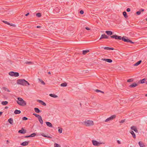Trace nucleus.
Instances as JSON below:
<instances>
[{"mask_svg":"<svg viewBox=\"0 0 147 147\" xmlns=\"http://www.w3.org/2000/svg\"><path fill=\"white\" fill-rule=\"evenodd\" d=\"M17 83L18 84L24 86L30 85L29 83L24 79H18L17 80Z\"/></svg>","mask_w":147,"mask_h":147,"instance_id":"nucleus-1","label":"nucleus"},{"mask_svg":"<svg viewBox=\"0 0 147 147\" xmlns=\"http://www.w3.org/2000/svg\"><path fill=\"white\" fill-rule=\"evenodd\" d=\"M18 100L17 101V103L20 105L24 106L26 105V102L22 99L20 98H18Z\"/></svg>","mask_w":147,"mask_h":147,"instance_id":"nucleus-2","label":"nucleus"},{"mask_svg":"<svg viewBox=\"0 0 147 147\" xmlns=\"http://www.w3.org/2000/svg\"><path fill=\"white\" fill-rule=\"evenodd\" d=\"M92 142L93 144L96 146H98L101 144H105V142H98L95 140H92Z\"/></svg>","mask_w":147,"mask_h":147,"instance_id":"nucleus-3","label":"nucleus"},{"mask_svg":"<svg viewBox=\"0 0 147 147\" xmlns=\"http://www.w3.org/2000/svg\"><path fill=\"white\" fill-rule=\"evenodd\" d=\"M9 75L12 76L18 77L19 76V74L18 72L11 71L9 73Z\"/></svg>","mask_w":147,"mask_h":147,"instance_id":"nucleus-4","label":"nucleus"},{"mask_svg":"<svg viewBox=\"0 0 147 147\" xmlns=\"http://www.w3.org/2000/svg\"><path fill=\"white\" fill-rule=\"evenodd\" d=\"M85 124L87 126H89L93 125L94 123L92 121L88 120L84 122Z\"/></svg>","mask_w":147,"mask_h":147,"instance_id":"nucleus-5","label":"nucleus"},{"mask_svg":"<svg viewBox=\"0 0 147 147\" xmlns=\"http://www.w3.org/2000/svg\"><path fill=\"white\" fill-rule=\"evenodd\" d=\"M111 38H114L115 39L121 40V36L115 34L112 36H111Z\"/></svg>","mask_w":147,"mask_h":147,"instance_id":"nucleus-6","label":"nucleus"},{"mask_svg":"<svg viewBox=\"0 0 147 147\" xmlns=\"http://www.w3.org/2000/svg\"><path fill=\"white\" fill-rule=\"evenodd\" d=\"M109 38L108 36H107V35H106L105 34H102L99 39V40H100L101 39H103V38H105V39H108Z\"/></svg>","mask_w":147,"mask_h":147,"instance_id":"nucleus-7","label":"nucleus"},{"mask_svg":"<svg viewBox=\"0 0 147 147\" xmlns=\"http://www.w3.org/2000/svg\"><path fill=\"white\" fill-rule=\"evenodd\" d=\"M131 128L132 130L134 131L136 133H138V131L135 126H133L131 127Z\"/></svg>","mask_w":147,"mask_h":147,"instance_id":"nucleus-8","label":"nucleus"},{"mask_svg":"<svg viewBox=\"0 0 147 147\" xmlns=\"http://www.w3.org/2000/svg\"><path fill=\"white\" fill-rule=\"evenodd\" d=\"M102 60L109 63H111L113 61L112 59H102Z\"/></svg>","mask_w":147,"mask_h":147,"instance_id":"nucleus-9","label":"nucleus"},{"mask_svg":"<svg viewBox=\"0 0 147 147\" xmlns=\"http://www.w3.org/2000/svg\"><path fill=\"white\" fill-rule=\"evenodd\" d=\"M128 39L127 38V37L125 36H123V37H121V40L125 42H127Z\"/></svg>","mask_w":147,"mask_h":147,"instance_id":"nucleus-10","label":"nucleus"},{"mask_svg":"<svg viewBox=\"0 0 147 147\" xmlns=\"http://www.w3.org/2000/svg\"><path fill=\"white\" fill-rule=\"evenodd\" d=\"M29 142L25 141L21 144L20 145L22 146H26L28 145L29 144Z\"/></svg>","mask_w":147,"mask_h":147,"instance_id":"nucleus-11","label":"nucleus"},{"mask_svg":"<svg viewBox=\"0 0 147 147\" xmlns=\"http://www.w3.org/2000/svg\"><path fill=\"white\" fill-rule=\"evenodd\" d=\"M36 135V134L35 133L32 134L31 135L29 136H26L24 137L25 138H28L29 137H34Z\"/></svg>","mask_w":147,"mask_h":147,"instance_id":"nucleus-12","label":"nucleus"},{"mask_svg":"<svg viewBox=\"0 0 147 147\" xmlns=\"http://www.w3.org/2000/svg\"><path fill=\"white\" fill-rule=\"evenodd\" d=\"M138 144L140 147H146L145 145H144V143L140 141L138 142Z\"/></svg>","mask_w":147,"mask_h":147,"instance_id":"nucleus-13","label":"nucleus"},{"mask_svg":"<svg viewBox=\"0 0 147 147\" xmlns=\"http://www.w3.org/2000/svg\"><path fill=\"white\" fill-rule=\"evenodd\" d=\"M26 132V131L24 130L23 128H22L21 130H19L18 131V133L21 134H24Z\"/></svg>","mask_w":147,"mask_h":147,"instance_id":"nucleus-14","label":"nucleus"},{"mask_svg":"<svg viewBox=\"0 0 147 147\" xmlns=\"http://www.w3.org/2000/svg\"><path fill=\"white\" fill-rule=\"evenodd\" d=\"M138 85V84H136L135 83H133V84H131L129 85V87L130 88H132L135 87L136 86H137Z\"/></svg>","mask_w":147,"mask_h":147,"instance_id":"nucleus-15","label":"nucleus"},{"mask_svg":"<svg viewBox=\"0 0 147 147\" xmlns=\"http://www.w3.org/2000/svg\"><path fill=\"white\" fill-rule=\"evenodd\" d=\"M105 32L108 35L111 36L113 34V32L111 31H107Z\"/></svg>","mask_w":147,"mask_h":147,"instance_id":"nucleus-16","label":"nucleus"},{"mask_svg":"<svg viewBox=\"0 0 147 147\" xmlns=\"http://www.w3.org/2000/svg\"><path fill=\"white\" fill-rule=\"evenodd\" d=\"M38 119L41 124H42L43 123V120L41 116L38 118Z\"/></svg>","mask_w":147,"mask_h":147,"instance_id":"nucleus-17","label":"nucleus"},{"mask_svg":"<svg viewBox=\"0 0 147 147\" xmlns=\"http://www.w3.org/2000/svg\"><path fill=\"white\" fill-rule=\"evenodd\" d=\"M46 123L47 126L50 127H52L53 126L52 124L49 122H46Z\"/></svg>","mask_w":147,"mask_h":147,"instance_id":"nucleus-18","label":"nucleus"},{"mask_svg":"<svg viewBox=\"0 0 147 147\" xmlns=\"http://www.w3.org/2000/svg\"><path fill=\"white\" fill-rule=\"evenodd\" d=\"M130 134L132 135V136L133 138H135L136 137L135 134L134 133L133 131H130Z\"/></svg>","mask_w":147,"mask_h":147,"instance_id":"nucleus-19","label":"nucleus"},{"mask_svg":"<svg viewBox=\"0 0 147 147\" xmlns=\"http://www.w3.org/2000/svg\"><path fill=\"white\" fill-rule=\"evenodd\" d=\"M34 110L35 112L36 113H39V112H41V111L38 108H34Z\"/></svg>","mask_w":147,"mask_h":147,"instance_id":"nucleus-20","label":"nucleus"},{"mask_svg":"<svg viewBox=\"0 0 147 147\" xmlns=\"http://www.w3.org/2000/svg\"><path fill=\"white\" fill-rule=\"evenodd\" d=\"M146 81V79L145 78H144L142 80H140L139 82L141 84H143Z\"/></svg>","mask_w":147,"mask_h":147,"instance_id":"nucleus-21","label":"nucleus"},{"mask_svg":"<svg viewBox=\"0 0 147 147\" xmlns=\"http://www.w3.org/2000/svg\"><path fill=\"white\" fill-rule=\"evenodd\" d=\"M8 122L11 124H13V120L12 118H9L8 119Z\"/></svg>","mask_w":147,"mask_h":147,"instance_id":"nucleus-22","label":"nucleus"},{"mask_svg":"<svg viewBox=\"0 0 147 147\" xmlns=\"http://www.w3.org/2000/svg\"><path fill=\"white\" fill-rule=\"evenodd\" d=\"M104 49H105L107 50H113L114 49L113 48L108 47H105Z\"/></svg>","mask_w":147,"mask_h":147,"instance_id":"nucleus-23","label":"nucleus"},{"mask_svg":"<svg viewBox=\"0 0 147 147\" xmlns=\"http://www.w3.org/2000/svg\"><path fill=\"white\" fill-rule=\"evenodd\" d=\"M142 62L141 60H140L137 62L136 63L134 64V66H137L139 65Z\"/></svg>","mask_w":147,"mask_h":147,"instance_id":"nucleus-24","label":"nucleus"},{"mask_svg":"<svg viewBox=\"0 0 147 147\" xmlns=\"http://www.w3.org/2000/svg\"><path fill=\"white\" fill-rule=\"evenodd\" d=\"M89 52V50H83L82 51V54L83 55H85L86 53H88Z\"/></svg>","mask_w":147,"mask_h":147,"instance_id":"nucleus-25","label":"nucleus"},{"mask_svg":"<svg viewBox=\"0 0 147 147\" xmlns=\"http://www.w3.org/2000/svg\"><path fill=\"white\" fill-rule=\"evenodd\" d=\"M21 111L20 110H16L14 112V113L16 114H20L21 113Z\"/></svg>","mask_w":147,"mask_h":147,"instance_id":"nucleus-26","label":"nucleus"},{"mask_svg":"<svg viewBox=\"0 0 147 147\" xmlns=\"http://www.w3.org/2000/svg\"><path fill=\"white\" fill-rule=\"evenodd\" d=\"M49 96H50L53 98H57L58 97V96L57 95L53 94H49Z\"/></svg>","mask_w":147,"mask_h":147,"instance_id":"nucleus-27","label":"nucleus"},{"mask_svg":"<svg viewBox=\"0 0 147 147\" xmlns=\"http://www.w3.org/2000/svg\"><path fill=\"white\" fill-rule=\"evenodd\" d=\"M123 15L124 17L125 18H128V16L127 15V13L125 11H124L123 12Z\"/></svg>","mask_w":147,"mask_h":147,"instance_id":"nucleus-28","label":"nucleus"},{"mask_svg":"<svg viewBox=\"0 0 147 147\" xmlns=\"http://www.w3.org/2000/svg\"><path fill=\"white\" fill-rule=\"evenodd\" d=\"M39 102L42 104V105L43 106H45L46 105V104L42 100H39Z\"/></svg>","mask_w":147,"mask_h":147,"instance_id":"nucleus-29","label":"nucleus"},{"mask_svg":"<svg viewBox=\"0 0 147 147\" xmlns=\"http://www.w3.org/2000/svg\"><path fill=\"white\" fill-rule=\"evenodd\" d=\"M8 103V102L7 101H2L1 104L3 105H6Z\"/></svg>","mask_w":147,"mask_h":147,"instance_id":"nucleus-30","label":"nucleus"},{"mask_svg":"<svg viewBox=\"0 0 147 147\" xmlns=\"http://www.w3.org/2000/svg\"><path fill=\"white\" fill-rule=\"evenodd\" d=\"M2 88L3 90L5 91H7V92H10V91L8 89L5 87H3Z\"/></svg>","mask_w":147,"mask_h":147,"instance_id":"nucleus-31","label":"nucleus"},{"mask_svg":"<svg viewBox=\"0 0 147 147\" xmlns=\"http://www.w3.org/2000/svg\"><path fill=\"white\" fill-rule=\"evenodd\" d=\"M67 84L66 83H63L61 84V86L63 87H66L67 86Z\"/></svg>","mask_w":147,"mask_h":147,"instance_id":"nucleus-32","label":"nucleus"},{"mask_svg":"<svg viewBox=\"0 0 147 147\" xmlns=\"http://www.w3.org/2000/svg\"><path fill=\"white\" fill-rule=\"evenodd\" d=\"M54 147H61V146L60 145L57 143L54 144Z\"/></svg>","mask_w":147,"mask_h":147,"instance_id":"nucleus-33","label":"nucleus"},{"mask_svg":"<svg viewBox=\"0 0 147 147\" xmlns=\"http://www.w3.org/2000/svg\"><path fill=\"white\" fill-rule=\"evenodd\" d=\"M95 91L97 92H100L101 93H104V92H103V91H102L101 90H98V89H96V90H95Z\"/></svg>","mask_w":147,"mask_h":147,"instance_id":"nucleus-34","label":"nucleus"},{"mask_svg":"<svg viewBox=\"0 0 147 147\" xmlns=\"http://www.w3.org/2000/svg\"><path fill=\"white\" fill-rule=\"evenodd\" d=\"M116 117V115H113L111 116V117H110L111 118V120L114 119Z\"/></svg>","mask_w":147,"mask_h":147,"instance_id":"nucleus-35","label":"nucleus"},{"mask_svg":"<svg viewBox=\"0 0 147 147\" xmlns=\"http://www.w3.org/2000/svg\"><path fill=\"white\" fill-rule=\"evenodd\" d=\"M36 16L38 17H40L41 16V13H37L36 14Z\"/></svg>","mask_w":147,"mask_h":147,"instance_id":"nucleus-36","label":"nucleus"},{"mask_svg":"<svg viewBox=\"0 0 147 147\" xmlns=\"http://www.w3.org/2000/svg\"><path fill=\"white\" fill-rule=\"evenodd\" d=\"M33 115L35 116L36 117H37L38 118L40 116L36 113H33Z\"/></svg>","mask_w":147,"mask_h":147,"instance_id":"nucleus-37","label":"nucleus"},{"mask_svg":"<svg viewBox=\"0 0 147 147\" xmlns=\"http://www.w3.org/2000/svg\"><path fill=\"white\" fill-rule=\"evenodd\" d=\"M111 120V118L110 117L107 118V119H106L105 120V122H107L110 120Z\"/></svg>","mask_w":147,"mask_h":147,"instance_id":"nucleus-38","label":"nucleus"},{"mask_svg":"<svg viewBox=\"0 0 147 147\" xmlns=\"http://www.w3.org/2000/svg\"><path fill=\"white\" fill-rule=\"evenodd\" d=\"M40 82H41V83L43 84V85H45V82L43 81L42 80H40V79L39 80Z\"/></svg>","mask_w":147,"mask_h":147,"instance_id":"nucleus-39","label":"nucleus"},{"mask_svg":"<svg viewBox=\"0 0 147 147\" xmlns=\"http://www.w3.org/2000/svg\"><path fill=\"white\" fill-rule=\"evenodd\" d=\"M3 22H4V23H5V24H7L8 25H10V23L8 22H7V21H3Z\"/></svg>","mask_w":147,"mask_h":147,"instance_id":"nucleus-40","label":"nucleus"},{"mask_svg":"<svg viewBox=\"0 0 147 147\" xmlns=\"http://www.w3.org/2000/svg\"><path fill=\"white\" fill-rule=\"evenodd\" d=\"M62 128L58 129V132L59 133H61L62 132Z\"/></svg>","mask_w":147,"mask_h":147,"instance_id":"nucleus-41","label":"nucleus"},{"mask_svg":"<svg viewBox=\"0 0 147 147\" xmlns=\"http://www.w3.org/2000/svg\"><path fill=\"white\" fill-rule=\"evenodd\" d=\"M133 81V79H129L128 80H127V82H131Z\"/></svg>","mask_w":147,"mask_h":147,"instance_id":"nucleus-42","label":"nucleus"},{"mask_svg":"<svg viewBox=\"0 0 147 147\" xmlns=\"http://www.w3.org/2000/svg\"><path fill=\"white\" fill-rule=\"evenodd\" d=\"M22 119L23 120H26L28 119V118L26 117H24L22 118Z\"/></svg>","mask_w":147,"mask_h":147,"instance_id":"nucleus-43","label":"nucleus"},{"mask_svg":"<svg viewBox=\"0 0 147 147\" xmlns=\"http://www.w3.org/2000/svg\"><path fill=\"white\" fill-rule=\"evenodd\" d=\"M141 13V11H137L136 12V14L137 15H139Z\"/></svg>","mask_w":147,"mask_h":147,"instance_id":"nucleus-44","label":"nucleus"},{"mask_svg":"<svg viewBox=\"0 0 147 147\" xmlns=\"http://www.w3.org/2000/svg\"><path fill=\"white\" fill-rule=\"evenodd\" d=\"M44 137L49 138H52V137H50V136H49L48 135H46V136H44Z\"/></svg>","mask_w":147,"mask_h":147,"instance_id":"nucleus-45","label":"nucleus"},{"mask_svg":"<svg viewBox=\"0 0 147 147\" xmlns=\"http://www.w3.org/2000/svg\"><path fill=\"white\" fill-rule=\"evenodd\" d=\"M44 137L49 138H52V137H50V136H49L48 135H46V136H44Z\"/></svg>","mask_w":147,"mask_h":147,"instance_id":"nucleus-46","label":"nucleus"},{"mask_svg":"<svg viewBox=\"0 0 147 147\" xmlns=\"http://www.w3.org/2000/svg\"><path fill=\"white\" fill-rule=\"evenodd\" d=\"M127 42H129L131 43H134L131 40H129V39H128V40Z\"/></svg>","mask_w":147,"mask_h":147,"instance_id":"nucleus-47","label":"nucleus"},{"mask_svg":"<svg viewBox=\"0 0 147 147\" xmlns=\"http://www.w3.org/2000/svg\"><path fill=\"white\" fill-rule=\"evenodd\" d=\"M80 12L81 14H83L84 13V11L82 10L80 11Z\"/></svg>","mask_w":147,"mask_h":147,"instance_id":"nucleus-48","label":"nucleus"},{"mask_svg":"<svg viewBox=\"0 0 147 147\" xmlns=\"http://www.w3.org/2000/svg\"><path fill=\"white\" fill-rule=\"evenodd\" d=\"M26 63L27 64H31L32 63V62H29V61H27Z\"/></svg>","mask_w":147,"mask_h":147,"instance_id":"nucleus-49","label":"nucleus"},{"mask_svg":"<svg viewBox=\"0 0 147 147\" xmlns=\"http://www.w3.org/2000/svg\"><path fill=\"white\" fill-rule=\"evenodd\" d=\"M125 119L122 120H121L120 122V123H123L125 121Z\"/></svg>","mask_w":147,"mask_h":147,"instance_id":"nucleus-50","label":"nucleus"},{"mask_svg":"<svg viewBox=\"0 0 147 147\" xmlns=\"http://www.w3.org/2000/svg\"><path fill=\"white\" fill-rule=\"evenodd\" d=\"M130 10V9L129 8H127L126 9L127 11L128 12H129Z\"/></svg>","mask_w":147,"mask_h":147,"instance_id":"nucleus-51","label":"nucleus"},{"mask_svg":"<svg viewBox=\"0 0 147 147\" xmlns=\"http://www.w3.org/2000/svg\"><path fill=\"white\" fill-rule=\"evenodd\" d=\"M41 135L42 136L44 137L45 136H46V135L44 133H42V134H41Z\"/></svg>","mask_w":147,"mask_h":147,"instance_id":"nucleus-52","label":"nucleus"},{"mask_svg":"<svg viewBox=\"0 0 147 147\" xmlns=\"http://www.w3.org/2000/svg\"><path fill=\"white\" fill-rule=\"evenodd\" d=\"M85 29L87 30H90V29L88 27H86Z\"/></svg>","mask_w":147,"mask_h":147,"instance_id":"nucleus-53","label":"nucleus"},{"mask_svg":"<svg viewBox=\"0 0 147 147\" xmlns=\"http://www.w3.org/2000/svg\"><path fill=\"white\" fill-rule=\"evenodd\" d=\"M117 142L118 144H121L119 140H118L117 141Z\"/></svg>","mask_w":147,"mask_h":147,"instance_id":"nucleus-54","label":"nucleus"},{"mask_svg":"<svg viewBox=\"0 0 147 147\" xmlns=\"http://www.w3.org/2000/svg\"><path fill=\"white\" fill-rule=\"evenodd\" d=\"M9 141L8 140H7V141H6V143L7 144H8L9 143Z\"/></svg>","mask_w":147,"mask_h":147,"instance_id":"nucleus-55","label":"nucleus"},{"mask_svg":"<svg viewBox=\"0 0 147 147\" xmlns=\"http://www.w3.org/2000/svg\"><path fill=\"white\" fill-rule=\"evenodd\" d=\"M140 11H141H141H144V9H141L140 10Z\"/></svg>","mask_w":147,"mask_h":147,"instance_id":"nucleus-56","label":"nucleus"},{"mask_svg":"<svg viewBox=\"0 0 147 147\" xmlns=\"http://www.w3.org/2000/svg\"><path fill=\"white\" fill-rule=\"evenodd\" d=\"M29 13H28L27 14H25V16H27L29 15Z\"/></svg>","mask_w":147,"mask_h":147,"instance_id":"nucleus-57","label":"nucleus"},{"mask_svg":"<svg viewBox=\"0 0 147 147\" xmlns=\"http://www.w3.org/2000/svg\"><path fill=\"white\" fill-rule=\"evenodd\" d=\"M37 28H40L41 27V26H37L36 27Z\"/></svg>","mask_w":147,"mask_h":147,"instance_id":"nucleus-58","label":"nucleus"},{"mask_svg":"<svg viewBox=\"0 0 147 147\" xmlns=\"http://www.w3.org/2000/svg\"><path fill=\"white\" fill-rule=\"evenodd\" d=\"M3 112H0V116L2 114Z\"/></svg>","mask_w":147,"mask_h":147,"instance_id":"nucleus-59","label":"nucleus"},{"mask_svg":"<svg viewBox=\"0 0 147 147\" xmlns=\"http://www.w3.org/2000/svg\"><path fill=\"white\" fill-rule=\"evenodd\" d=\"M8 107H7V106H6V107H5V109H8Z\"/></svg>","mask_w":147,"mask_h":147,"instance_id":"nucleus-60","label":"nucleus"},{"mask_svg":"<svg viewBox=\"0 0 147 147\" xmlns=\"http://www.w3.org/2000/svg\"><path fill=\"white\" fill-rule=\"evenodd\" d=\"M48 74H51V72L50 71H49L48 72Z\"/></svg>","mask_w":147,"mask_h":147,"instance_id":"nucleus-61","label":"nucleus"},{"mask_svg":"<svg viewBox=\"0 0 147 147\" xmlns=\"http://www.w3.org/2000/svg\"><path fill=\"white\" fill-rule=\"evenodd\" d=\"M145 96H147V94H146V95H145Z\"/></svg>","mask_w":147,"mask_h":147,"instance_id":"nucleus-62","label":"nucleus"},{"mask_svg":"<svg viewBox=\"0 0 147 147\" xmlns=\"http://www.w3.org/2000/svg\"><path fill=\"white\" fill-rule=\"evenodd\" d=\"M147 21V18H146V19H145Z\"/></svg>","mask_w":147,"mask_h":147,"instance_id":"nucleus-63","label":"nucleus"},{"mask_svg":"<svg viewBox=\"0 0 147 147\" xmlns=\"http://www.w3.org/2000/svg\"><path fill=\"white\" fill-rule=\"evenodd\" d=\"M146 84H147V81L146 82Z\"/></svg>","mask_w":147,"mask_h":147,"instance_id":"nucleus-64","label":"nucleus"}]
</instances>
